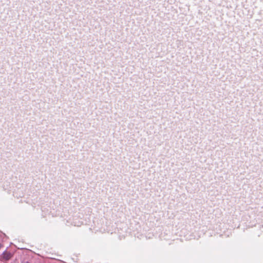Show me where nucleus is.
I'll return each instance as SVG.
<instances>
[{"label":"nucleus","instance_id":"1","mask_svg":"<svg viewBox=\"0 0 263 263\" xmlns=\"http://www.w3.org/2000/svg\"><path fill=\"white\" fill-rule=\"evenodd\" d=\"M4 258L7 260L9 259L11 257V254L10 253L5 252L3 254Z\"/></svg>","mask_w":263,"mask_h":263}]
</instances>
